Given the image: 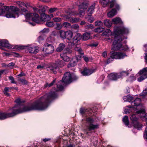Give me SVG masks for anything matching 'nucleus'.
<instances>
[{"label":"nucleus","instance_id":"obj_47","mask_svg":"<svg viewBox=\"0 0 147 147\" xmlns=\"http://www.w3.org/2000/svg\"><path fill=\"white\" fill-rule=\"evenodd\" d=\"M58 10V9L56 7L51 8L49 9V11L51 13H52L57 11Z\"/></svg>","mask_w":147,"mask_h":147},{"label":"nucleus","instance_id":"obj_19","mask_svg":"<svg viewBox=\"0 0 147 147\" xmlns=\"http://www.w3.org/2000/svg\"><path fill=\"white\" fill-rule=\"evenodd\" d=\"M94 71V69H89L86 67L84 68L83 70L81 71V74L84 76L90 75Z\"/></svg>","mask_w":147,"mask_h":147},{"label":"nucleus","instance_id":"obj_24","mask_svg":"<svg viewBox=\"0 0 147 147\" xmlns=\"http://www.w3.org/2000/svg\"><path fill=\"white\" fill-rule=\"evenodd\" d=\"M117 12L115 9H113L107 13L108 16L110 18H112L115 15Z\"/></svg>","mask_w":147,"mask_h":147},{"label":"nucleus","instance_id":"obj_29","mask_svg":"<svg viewBox=\"0 0 147 147\" xmlns=\"http://www.w3.org/2000/svg\"><path fill=\"white\" fill-rule=\"evenodd\" d=\"M104 24L105 26L108 27H110L112 25L111 21L108 19H106L104 21Z\"/></svg>","mask_w":147,"mask_h":147},{"label":"nucleus","instance_id":"obj_10","mask_svg":"<svg viewBox=\"0 0 147 147\" xmlns=\"http://www.w3.org/2000/svg\"><path fill=\"white\" fill-rule=\"evenodd\" d=\"M86 121L87 123H90L89 125L87 126V129L85 131L86 134H87L89 133L88 131H90L92 130H94L98 127V125H94L92 124L93 123L94 120L91 118L88 117L86 118Z\"/></svg>","mask_w":147,"mask_h":147},{"label":"nucleus","instance_id":"obj_48","mask_svg":"<svg viewBox=\"0 0 147 147\" xmlns=\"http://www.w3.org/2000/svg\"><path fill=\"white\" fill-rule=\"evenodd\" d=\"M43 17L44 18L43 20L44 21H46L47 20H49L50 19V16L47 15H43Z\"/></svg>","mask_w":147,"mask_h":147},{"label":"nucleus","instance_id":"obj_5","mask_svg":"<svg viewBox=\"0 0 147 147\" xmlns=\"http://www.w3.org/2000/svg\"><path fill=\"white\" fill-rule=\"evenodd\" d=\"M127 56V55L123 53L111 51L110 53L109 57L107 59V63L109 64L115 59H122Z\"/></svg>","mask_w":147,"mask_h":147},{"label":"nucleus","instance_id":"obj_39","mask_svg":"<svg viewBox=\"0 0 147 147\" xmlns=\"http://www.w3.org/2000/svg\"><path fill=\"white\" fill-rule=\"evenodd\" d=\"M62 24L63 27L66 28H68L71 26L70 24L67 22H64Z\"/></svg>","mask_w":147,"mask_h":147},{"label":"nucleus","instance_id":"obj_27","mask_svg":"<svg viewBox=\"0 0 147 147\" xmlns=\"http://www.w3.org/2000/svg\"><path fill=\"white\" fill-rule=\"evenodd\" d=\"M65 45L63 43H60L56 49V51L58 52H60L62 51L65 47Z\"/></svg>","mask_w":147,"mask_h":147},{"label":"nucleus","instance_id":"obj_33","mask_svg":"<svg viewBox=\"0 0 147 147\" xmlns=\"http://www.w3.org/2000/svg\"><path fill=\"white\" fill-rule=\"evenodd\" d=\"M59 33L60 37L62 38H65L66 32L62 30L59 31Z\"/></svg>","mask_w":147,"mask_h":147},{"label":"nucleus","instance_id":"obj_14","mask_svg":"<svg viewBox=\"0 0 147 147\" xmlns=\"http://www.w3.org/2000/svg\"><path fill=\"white\" fill-rule=\"evenodd\" d=\"M4 47L11 49L12 48V47L7 40L5 39L1 40H0V49L2 50H4Z\"/></svg>","mask_w":147,"mask_h":147},{"label":"nucleus","instance_id":"obj_49","mask_svg":"<svg viewBox=\"0 0 147 147\" xmlns=\"http://www.w3.org/2000/svg\"><path fill=\"white\" fill-rule=\"evenodd\" d=\"M53 21L55 22H59L61 21V19L60 18H55L53 19Z\"/></svg>","mask_w":147,"mask_h":147},{"label":"nucleus","instance_id":"obj_34","mask_svg":"<svg viewBox=\"0 0 147 147\" xmlns=\"http://www.w3.org/2000/svg\"><path fill=\"white\" fill-rule=\"evenodd\" d=\"M109 0H100V2L104 7L106 6L108 4Z\"/></svg>","mask_w":147,"mask_h":147},{"label":"nucleus","instance_id":"obj_42","mask_svg":"<svg viewBox=\"0 0 147 147\" xmlns=\"http://www.w3.org/2000/svg\"><path fill=\"white\" fill-rule=\"evenodd\" d=\"M9 92V88L7 87L5 88L4 91V94L8 96H9L10 94L8 93Z\"/></svg>","mask_w":147,"mask_h":147},{"label":"nucleus","instance_id":"obj_20","mask_svg":"<svg viewBox=\"0 0 147 147\" xmlns=\"http://www.w3.org/2000/svg\"><path fill=\"white\" fill-rule=\"evenodd\" d=\"M120 74H119V73H113L110 74L109 75V78L111 80H116L120 78Z\"/></svg>","mask_w":147,"mask_h":147},{"label":"nucleus","instance_id":"obj_21","mask_svg":"<svg viewBox=\"0 0 147 147\" xmlns=\"http://www.w3.org/2000/svg\"><path fill=\"white\" fill-rule=\"evenodd\" d=\"M73 36V33L70 31H68L66 32L65 38H67L68 41L67 42H69L70 40L72 39L71 38Z\"/></svg>","mask_w":147,"mask_h":147},{"label":"nucleus","instance_id":"obj_51","mask_svg":"<svg viewBox=\"0 0 147 147\" xmlns=\"http://www.w3.org/2000/svg\"><path fill=\"white\" fill-rule=\"evenodd\" d=\"M147 94V88L144 90L141 94V96L142 97H145V96Z\"/></svg>","mask_w":147,"mask_h":147},{"label":"nucleus","instance_id":"obj_1","mask_svg":"<svg viewBox=\"0 0 147 147\" xmlns=\"http://www.w3.org/2000/svg\"><path fill=\"white\" fill-rule=\"evenodd\" d=\"M72 78L71 74L69 72L65 73L62 78V81L59 82L57 85V88L55 91H51L50 92L46 94L30 106H22L19 109H16L13 108L12 113H10V117L25 112L34 110H43L48 107L49 104L53 99L57 96L56 91H61L63 88L65 84H69L72 81Z\"/></svg>","mask_w":147,"mask_h":147},{"label":"nucleus","instance_id":"obj_64","mask_svg":"<svg viewBox=\"0 0 147 147\" xmlns=\"http://www.w3.org/2000/svg\"><path fill=\"white\" fill-rule=\"evenodd\" d=\"M144 50L146 51H147V44L145 45H144Z\"/></svg>","mask_w":147,"mask_h":147},{"label":"nucleus","instance_id":"obj_52","mask_svg":"<svg viewBox=\"0 0 147 147\" xmlns=\"http://www.w3.org/2000/svg\"><path fill=\"white\" fill-rule=\"evenodd\" d=\"M131 108V109H125L124 110V112L125 113V114H127V113H129L132 110H134V111H135L136 110H134L133 109H132L131 108ZM131 112H132V111H131Z\"/></svg>","mask_w":147,"mask_h":147},{"label":"nucleus","instance_id":"obj_7","mask_svg":"<svg viewBox=\"0 0 147 147\" xmlns=\"http://www.w3.org/2000/svg\"><path fill=\"white\" fill-rule=\"evenodd\" d=\"M141 100L139 98H136L131 103V105H129L128 107L131 108L133 109L137 110L140 109L139 111L144 109H141L143 107L141 103Z\"/></svg>","mask_w":147,"mask_h":147},{"label":"nucleus","instance_id":"obj_36","mask_svg":"<svg viewBox=\"0 0 147 147\" xmlns=\"http://www.w3.org/2000/svg\"><path fill=\"white\" fill-rule=\"evenodd\" d=\"M61 57L63 60L65 61L68 62L70 60L69 57L66 55L63 56V54H62L61 55Z\"/></svg>","mask_w":147,"mask_h":147},{"label":"nucleus","instance_id":"obj_17","mask_svg":"<svg viewBox=\"0 0 147 147\" xmlns=\"http://www.w3.org/2000/svg\"><path fill=\"white\" fill-rule=\"evenodd\" d=\"M81 59V57L79 55L73 57L70 61L69 65H68L69 67L70 66L74 67L75 66L78 60Z\"/></svg>","mask_w":147,"mask_h":147},{"label":"nucleus","instance_id":"obj_63","mask_svg":"<svg viewBox=\"0 0 147 147\" xmlns=\"http://www.w3.org/2000/svg\"><path fill=\"white\" fill-rule=\"evenodd\" d=\"M86 22L84 21H82L80 23V25H85L86 24Z\"/></svg>","mask_w":147,"mask_h":147},{"label":"nucleus","instance_id":"obj_41","mask_svg":"<svg viewBox=\"0 0 147 147\" xmlns=\"http://www.w3.org/2000/svg\"><path fill=\"white\" fill-rule=\"evenodd\" d=\"M111 30L109 29H108L104 32L103 33V35L104 36H107V35H109L111 34Z\"/></svg>","mask_w":147,"mask_h":147},{"label":"nucleus","instance_id":"obj_62","mask_svg":"<svg viewBox=\"0 0 147 147\" xmlns=\"http://www.w3.org/2000/svg\"><path fill=\"white\" fill-rule=\"evenodd\" d=\"M102 56L104 57H106L107 56V52L106 51H104L102 53Z\"/></svg>","mask_w":147,"mask_h":147},{"label":"nucleus","instance_id":"obj_61","mask_svg":"<svg viewBox=\"0 0 147 147\" xmlns=\"http://www.w3.org/2000/svg\"><path fill=\"white\" fill-rule=\"evenodd\" d=\"M44 67V65H38L37 67V68L40 69H42Z\"/></svg>","mask_w":147,"mask_h":147},{"label":"nucleus","instance_id":"obj_35","mask_svg":"<svg viewBox=\"0 0 147 147\" xmlns=\"http://www.w3.org/2000/svg\"><path fill=\"white\" fill-rule=\"evenodd\" d=\"M57 65H59L61 67L65 65V63L64 62L62 61H60L59 60H57L56 61V63Z\"/></svg>","mask_w":147,"mask_h":147},{"label":"nucleus","instance_id":"obj_46","mask_svg":"<svg viewBox=\"0 0 147 147\" xmlns=\"http://www.w3.org/2000/svg\"><path fill=\"white\" fill-rule=\"evenodd\" d=\"M46 25L48 27H51L54 26V23L53 22H47L46 23Z\"/></svg>","mask_w":147,"mask_h":147},{"label":"nucleus","instance_id":"obj_16","mask_svg":"<svg viewBox=\"0 0 147 147\" xmlns=\"http://www.w3.org/2000/svg\"><path fill=\"white\" fill-rule=\"evenodd\" d=\"M47 69L48 71L55 74L58 71L59 68L58 65H57L56 64L54 63L49 65L47 67Z\"/></svg>","mask_w":147,"mask_h":147},{"label":"nucleus","instance_id":"obj_44","mask_svg":"<svg viewBox=\"0 0 147 147\" xmlns=\"http://www.w3.org/2000/svg\"><path fill=\"white\" fill-rule=\"evenodd\" d=\"M56 28L58 30L61 29L63 27V24L61 23H57L56 24Z\"/></svg>","mask_w":147,"mask_h":147},{"label":"nucleus","instance_id":"obj_3","mask_svg":"<svg viewBox=\"0 0 147 147\" xmlns=\"http://www.w3.org/2000/svg\"><path fill=\"white\" fill-rule=\"evenodd\" d=\"M17 4L19 5L20 9L17 8L18 10V15L19 13L25 14V16L26 19L29 20L31 19L34 22L38 23L40 21V18L38 14L34 13H31L28 12L26 9V6L24 3L21 2H18ZM19 16H18V17Z\"/></svg>","mask_w":147,"mask_h":147},{"label":"nucleus","instance_id":"obj_60","mask_svg":"<svg viewBox=\"0 0 147 147\" xmlns=\"http://www.w3.org/2000/svg\"><path fill=\"white\" fill-rule=\"evenodd\" d=\"M15 65V64L13 63H9L7 65V67H13Z\"/></svg>","mask_w":147,"mask_h":147},{"label":"nucleus","instance_id":"obj_13","mask_svg":"<svg viewBox=\"0 0 147 147\" xmlns=\"http://www.w3.org/2000/svg\"><path fill=\"white\" fill-rule=\"evenodd\" d=\"M75 50L76 51L78 52V53L80 55L79 56L81 57V58L82 57L86 62H88L89 61V58L86 56H84L83 51L80 47L79 45H77L75 46Z\"/></svg>","mask_w":147,"mask_h":147},{"label":"nucleus","instance_id":"obj_11","mask_svg":"<svg viewBox=\"0 0 147 147\" xmlns=\"http://www.w3.org/2000/svg\"><path fill=\"white\" fill-rule=\"evenodd\" d=\"M140 77L138 78V81L140 82L147 78V67L140 70L138 73Z\"/></svg>","mask_w":147,"mask_h":147},{"label":"nucleus","instance_id":"obj_56","mask_svg":"<svg viewBox=\"0 0 147 147\" xmlns=\"http://www.w3.org/2000/svg\"><path fill=\"white\" fill-rule=\"evenodd\" d=\"M71 27L72 28L78 30L79 28V26L77 24H75L72 26Z\"/></svg>","mask_w":147,"mask_h":147},{"label":"nucleus","instance_id":"obj_18","mask_svg":"<svg viewBox=\"0 0 147 147\" xmlns=\"http://www.w3.org/2000/svg\"><path fill=\"white\" fill-rule=\"evenodd\" d=\"M136 113L138 114H140L141 119L143 121H145L147 124V116L144 110L142 109L139 111H136Z\"/></svg>","mask_w":147,"mask_h":147},{"label":"nucleus","instance_id":"obj_31","mask_svg":"<svg viewBox=\"0 0 147 147\" xmlns=\"http://www.w3.org/2000/svg\"><path fill=\"white\" fill-rule=\"evenodd\" d=\"M77 13L80 17H82L84 15L85 10L83 9L80 8L79 10V13Z\"/></svg>","mask_w":147,"mask_h":147},{"label":"nucleus","instance_id":"obj_26","mask_svg":"<svg viewBox=\"0 0 147 147\" xmlns=\"http://www.w3.org/2000/svg\"><path fill=\"white\" fill-rule=\"evenodd\" d=\"M112 22L113 23L116 24L118 23L122 24V22L120 18L119 17H116L112 20Z\"/></svg>","mask_w":147,"mask_h":147},{"label":"nucleus","instance_id":"obj_15","mask_svg":"<svg viewBox=\"0 0 147 147\" xmlns=\"http://www.w3.org/2000/svg\"><path fill=\"white\" fill-rule=\"evenodd\" d=\"M82 38L81 35L79 33L77 34L75 36L74 38L70 40L69 42H68L70 45H74L75 44L78 43V41H80Z\"/></svg>","mask_w":147,"mask_h":147},{"label":"nucleus","instance_id":"obj_25","mask_svg":"<svg viewBox=\"0 0 147 147\" xmlns=\"http://www.w3.org/2000/svg\"><path fill=\"white\" fill-rule=\"evenodd\" d=\"M90 34L88 32L84 33L82 36V39L84 40H87L90 38Z\"/></svg>","mask_w":147,"mask_h":147},{"label":"nucleus","instance_id":"obj_40","mask_svg":"<svg viewBox=\"0 0 147 147\" xmlns=\"http://www.w3.org/2000/svg\"><path fill=\"white\" fill-rule=\"evenodd\" d=\"M119 74H120L119 78H120L122 76H127L128 75L129 73L127 71H122Z\"/></svg>","mask_w":147,"mask_h":147},{"label":"nucleus","instance_id":"obj_50","mask_svg":"<svg viewBox=\"0 0 147 147\" xmlns=\"http://www.w3.org/2000/svg\"><path fill=\"white\" fill-rule=\"evenodd\" d=\"M88 111L87 109H85L83 108H81L80 110V113L82 114L85 113L87 112Z\"/></svg>","mask_w":147,"mask_h":147},{"label":"nucleus","instance_id":"obj_59","mask_svg":"<svg viewBox=\"0 0 147 147\" xmlns=\"http://www.w3.org/2000/svg\"><path fill=\"white\" fill-rule=\"evenodd\" d=\"M44 40L43 36H39L38 38V40L39 43H40L42 41Z\"/></svg>","mask_w":147,"mask_h":147},{"label":"nucleus","instance_id":"obj_9","mask_svg":"<svg viewBox=\"0 0 147 147\" xmlns=\"http://www.w3.org/2000/svg\"><path fill=\"white\" fill-rule=\"evenodd\" d=\"M137 115L136 114H133L131 115L130 119L133 126L138 130H140L141 129L142 126L139 122L138 118Z\"/></svg>","mask_w":147,"mask_h":147},{"label":"nucleus","instance_id":"obj_55","mask_svg":"<svg viewBox=\"0 0 147 147\" xmlns=\"http://www.w3.org/2000/svg\"><path fill=\"white\" fill-rule=\"evenodd\" d=\"M104 30V28H103L99 27L96 28V31L98 32H101L103 31Z\"/></svg>","mask_w":147,"mask_h":147},{"label":"nucleus","instance_id":"obj_43","mask_svg":"<svg viewBox=\"0 0 147 147\" xmlns=\"http://www.w3.org/2000/svg\"><path fill=\"white\" fill-rule=\"evenodd\" d=\"M95 24L96 26H102L103 25V23L100 21H97L95 22Z\"/></svg>","mask_w":147,"mask_h":147},{"label":"nucleus","instance_id":"obj_32","mask_svg":"<svg viewBox=\"0 0 147 147\" xmlns=\"http://www.w3.org/2000/svg\"><path fill=\"white\" fill-rule=\"evenodd\" d=\"M123 122L127 126L128 125L129 123V121L128 119V117L127 116H125L123 119Z\"/></svg>","mask_w":147,"mask_h":147},{"label":"nucleus","instance_id":"obj_57","mask_svg":"<svg viewBox=\"0 0 147 147\" xmlns=\"http://www.w3.org/2000/svg\"><path fill=\"white\" fill-rule=\"evenodd\" d=\"M15 101L16 103L18 104H20L21 103L23 102V101H21L19 98H17Z\"/></svg>","mask_w":147,"mask_h":147},{"label":"nucleus","instance_id":"obj_58","mask_svg":"<svg viewBox=\"0 0 147 147\" xmlns=\"http://www.w3.org/2000/svg\"><path fill=\"white\" fill-rule=\"evenodd\" d=\"M56 79H54L53 81L51 82L50 84H47V86L48 87H50L52 86L55 82Z\"/></svg>","mask_w":147,"mask_h":147},{"label":"nucleus","instance_id":"obj_30","mask_svg":"<svg viewBox=\"0 0 147 147\" xmlns=\"http://www.w3.org/2000/svg\"><path fill=\"white\" fill-rule=\"evenodd\" d=\"M85 18L87 19V21L90 23H92L94 21V18L90 15H88V16H86L85 17Z\"/></svg>","mask_w":147,"mask_h":147},{"label":"nucleus","instance_id":"obj_8","mask_svg":"<svg viewBox=\"0 0 147 147\" xmlns=\"http://www.w3.org/2000/svg\"><path fill=\"white\" fill-rule=\"evenodd\" d=\"M54 50V47L52 44L46 43L43 46L42 51L44 55H47L53 53Z\"/></svg>","mask_w":147,"mask_h":147},{"label":"nucleus","instance_id":"obj_22","mask_svg":"<svg viewBox=\"0 0 147 147\" xmlns=\"http://www.w3.org/2000/svg\"><path fill=\"white\" fill-rule=\"evenodd\" d=\"M95 6V4H93L89 7L87 11L88 15H91L93 13Z\"/></svg>","mask_w":147,"mask_h":147},{"label":"nucleus","instance_id":"obj_37","mask_svg":"<svg viewBox=\"0 0 147 147\" xmlns=\"http://www.w3.org/2000/svg\"><path fill=\"white\" fill-rule=\"evenodd\" d=\"M71 50L69 48H67L63 51V53L65 54H69L71 53Z\"/></svg>","mask_w":147,"mask_h":147},{"label":"nucleus","instance_id":"obj_2","mask_svg":"<svg viewBox=\"0 0 147 147\" xmlns=\"http://www.w3.org/2000/svg\"><path fill=\"white\" fill-rule=\"evenodd\" d=\"M128 32V29L123 26L114 28V33L111 35V41L113 42L112 50L126 51L128 49L127 45L124 44H121L120 42L123 39V34H127Z\"/></svg>","mask_w":147,"mask_h":147},{"label":"nucleus","instance_id":"obj_23","mask_svg":"<svg viewBox=\"0 0 147 147\" xmlns=\"http://www.w3.org/2000/svg\"><path fill=\"white\" fill-rule=\"evenodd\" d=\"M115 7L117 9L119 8V5L117 4L115 0H112L110 2V7L112 8Z\"/></svg>","mask_w":147,"mask_h":147},{"label":"nucleus","instance_id":"obj_12","mask_svg":"<svg viewBox=\"0 0 147 147\" xmlns=\"http://www.w3.org/2000/svg\"><path fill=\"white\" fill-rule=\"evenodd\" d=\"M24 47L27 48L28 50L30 53L36 54L39 51L38 47L34 45H26Z\"/></svg>","mask_w":147,"mask_h":147},{"label":"nucleus","instance_id":"obj_53","mask_svg":"<svg viewBox=\"0 0 147 147\" xmlns=\"http://www.w3.org/2000/svg\"><path fill=\"white\" fill-rule=\"evenodd\" d=\"M19 81L24 84H27L28 82L27 81L24 79H20Z\"/></svg>","mask_w":147,"mask_h":147},{"label":"nucleus","instance_id":"obj_54","mask_svg":"<svg viewBox=\"0 0 147 147\" xmlns=\"http://www.w3.org/2000/svg\"><path fill=\"white\" fill-rule=\"evenodd\" d=\"M9 79L11 81V83H14L16 84V82L14 81V78H13L12 76H9Z\"/></svg>","mask_w":147,"mask_h":147},{"label":"nucleus","instance_id":"obj_6","mask_svg":"<svg viewBox=\"0 0 147 147\" xmlns=\"http://www.w3.org/2000/svg\"><path fill=\"white\" fill-rule=\"evenodd\" d=\"M76 12L75 11H71L67 12L66 14L63 16V17L66 20H69L70 22L72 23H74L79 22L80 19L77 18H71V16L77 15Z\"/></svg>","mask_w":147,"mask_h":147},{"label":"nucleus","instance_id":"obj_45","mask_svg":"<svg viewBox=\"0 0 147 147\" xmlns=\"http://www.w3.org/2000/svg\"><path fill=\"white\" fill-rule=\"evenodd\" d=\"M88 6V4L87 3H83L81 6V8L83 9L84 10L86 9Z\"/></svg>","mask_w":147,"mask_h":147},{"label":"nucleus","instance_id":"obj_4","mask_svg":"<svg viewBox=\"0 0 147 147\" xmlns=\"http://www.w3.org/2000/svg\"><path fill=\"white\" fill-rule=\"evenodd\" d=\"M18 9L14 6H4L0 9V16L6 13L5 16L8 18L18 17Z\"/></svg>","mask_w":147,"mask_h":147},{"label":"nucleus","instance_id":"obj_28","mask_svg":"<svg viewBox=\"0 0 147 147\" xmlns=\"http://www.w3.org/2000/svg\"><path fill=\"white\" fill-rule=\"evenodd\" d=\"M123 100L125 102H130L133 100V97L132 96L127 95V96H124L123 98Z\"/></svg>","mask_w":147,"mask_h":147},{"label":"nucleus","instance_id":"obj_38","mask_svg":"<svg viewBox=\"0 0 147 147\" xmlns=\"http://www.w3.org/2000/svg\"><path fill=\"white\" fill-rule=\"evenodd\" d=\"M85 28L87 29H92L94 28V26L93 25L88 23L85 25Z\"/></svg>","mask_w":147,"mask_h":147}]
</instances>
